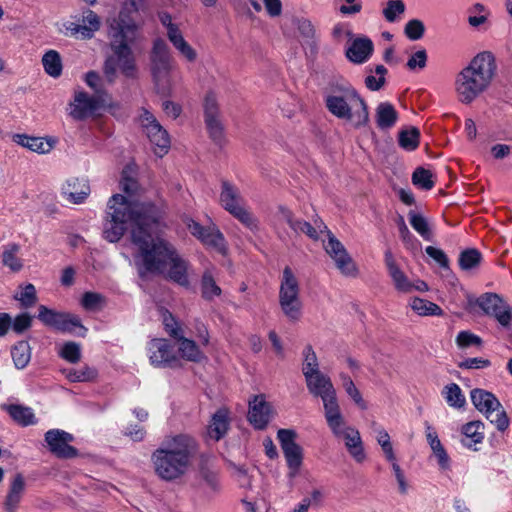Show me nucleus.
I'll use <instances>...</instances> for the list:
<instances>
[{
	"mask_svg": "<svg viewBox=\"0 0 512 512\" xmlns=\"http://www.w3.org/2000/svg\"><path fill=\"white\" fill-rule=\"evenodd\" d=\"M138 12L137 0H127L117 17L107 20L108 39L112 54L104 62L103 72L108 83H114L117 69L126 78L138 76L133 47L140 41L141 33L135 21Z\"/></svg>",
	"mask_w": 512,
	"mask_h": 512,
	"instance_id": "f257e3e1",
	"label": "nucleus"
},
{
	"mask_svg": "<svg viewBox=\"0 0 512 512\" xmlns=\"http://www.w3.org/2000/svg\"><path fill=\"white\" fill-rule=\"evenodd\" d=\"M107 217L103 225V237L111 242H118L125 231L127 223L132 225L131 237L135 245L141 251V243L135 240V235L148 244L156 233L159 232L163 215L162 208L148 203H132L121 194L113 195L107 206Z\"/></svg>",
	"mask_w": 512,
	"mask_h": 512,
	"instance_id": "f03ea898",
	"label": "nucleus"
},
{
	"mask_svg": "<svg viewBox=\"0 0 512 512\" xmlns=\"http://www.w3.org/2000/svg\"><path fill=\"white\" fill-rule=\"evenodd\" d=\"M198 449V442L191 435L166 437L151 456L156 475L165 481L183 477L192 465Z\"/></svg>",
	"mask_w": 512,
	"mask_h": 512,
	"instance_id": "7ed1b4c3",
	"label": "nucleus"
},
{
	"mask_svg": "<svg viewBox=\"0 0 512 512\" xmlns=\"http://www.w3.org/2000/svg\"><path fill=\"white\" fill-rule=\"evenodd\" d=\"M134 235L135 240L141 243L143 269L139 273L142 277L145 273L164 274L167 271L166 277L169 280L181 286L189 285L188 263L178 255L172 244L158 233L152 238L151 244L143 241L137 233Z\"/></svg>",
	"mask_w": 512,
	"mask_h": 512,
	"instance_id": "20e7f679",
	"label": "nucleus"
},
{
	"mask_svg": "<svg viewBox=\"0 0 512 512\" xmlns=\"http://www.w3.org/2000/svg\"><path fill=\"white\" fill-rule=\"evenodd\" d=\"M496 62L488 51L478 53L455 80V90L460 102L469 104L491 84L496 73Z\"/></svg>",
	"mask_w": 512,
	"mask_h": 512,
	"instance_id": "39448f33",
	"label": "nucleus"
},
{
	"mask_svg": "<svg viewBox=\"0 0 512 512\" xmlns=\"http://www.w3.org/2000/svg\"><path fill=\"white\" fill-rule=\"evenodd\" d=\"M328 111L339 119L353 123L355 128L369 123V111L365 100L349 84H335L326 97Z\"/></svg>",
	"mask_w": 512,
	"mask_h": 512,
	"instance_id": "423d86ee",
	"label": "nucleus"
},
{
	"mask_svg": "<svg viewBox=\"0 0 512 512\" xmlns=\"http://www.w3.org/2000/svg\"><path fill=\"white\" fill-rule=\"evenodd\" d=\"M173 60L163 39H156L150 53V72L157 94L169 96L172 92L171 70Z\"/></svg>",
	"mask_w": 512,
	"mask_h": 512,
	"instance_id": "0eeeda50",
	"label": "nucleus"
},
{
	"mask_svg": "<svg viewBox=\"0 0 512 512\" xmlns=\"http://www.w3.org/2000/svg\"><path fill=\"white\" fill-rule=\"evenodd\" d=\"M279 305L283 314L292 322H297L302 314L300 286L297 277L289 266L283 270L280 289Z\"/></svg>",
	"mask_w": 512,
	"mask_h": 512,
	"instance_id": "6e6552de",
	"label": "nucleus"
},
{
	"mask_svg": "<svg viewBox=\"0 0 512 512\" xmlns=\"http://www.w3.org/2000/svg\"><path fill=\"white\" fill-rule=\"evenodd\" d=\"M220 204L247 228L251 230L257 229V220L253 214L245 208L244 199L240 190L226 180L221 183Z\"/></svg>",
	"mask_w": 512,
	"mask_h": 512,
	"instance_id": "1a4fd4ad",
	"label": "nucleus"
},
{
	"mask_svg": "<svg viewBox=\"0 0 512 512\" xmlns=\"http://www.w3.org/2000/svg\"><path fill=\"white\" fill-rule=\"evenodd\" d=\"M471 401L475 408L484 413L490 423L503 432L509 426V418L499 400L489 391L483 389H473L471 391Z\"/></svg>",
	"mask_w": 512,
	"mask_h": 512,
	"instance_id": "9d476101",
	"label": "nucleus"
},
{
	"mask_svg": "<svg viewBox=\"0 0 512 512\" xmlns=\"http://www.w3.org/2000/svg\"><path fill=\"white\" fill-rule=\"evenodd\" d=\"M478 306L484 314L492 316L504 327L512 320V307L506 304L496 293L487 292L479 297L467 296V307L472 309Z\"/></svg>",
	"mask_w": 512,
	"mask_h": 512,
	"instance_id": "9b49d317",
	"label": "nucleus"
},
{
	"mask_svg": "<svg viewBox=\"0 0 512 512\" xmlns=\"http://www.w3.org/2000/svg\"><path fill=\"white\" fill-rule=\"evenodd\" d=\"M277 437L289 469L288 477L293 479L298 475L302 466L303 449L295 441L297 434L294 430L280 429L277 432Z\"/></svg>",
	"mask_w": 512,
	"mask_h": 512,
	"instance_id": "f8f14e48",
	"label": "nucleus"
},
{
	"mask_svg": "<svg viewBox=\"0 0 512 512\" xmlns=\"http://www.w3.org/2000/svg\"><path fill=\"white\" fill-rule=\"evenodd\" d=\"M108 94L89 95L84 91L75 93L70 115L75 120H84L108 104Z\"/></svg>",
	"mask_w": 512,
	"mask_h": 512,
	"instance_id": "ddd939ff",
	"label": "nucleus"
},
{
	"mask_svg": "<svg viewBox=\"0 0 512 512\" xmlns=\"http://www.w3.org/2000/svg\"><path fill=\"white\" fill-rule=\"evenodd\" d=\"M140 119L144 132L154 147V153L162 157L170 148V138L167 131L161 126L154 115L147 110L141 114Z\"/></svg>",
	"mask_w": 512,
	"mask_h": 512,
	"instance_id": "4468645a",
	"label": "nucleus"
},
{
	"mask_svg": "<svg viewBox=\"0 0 512 512\" xmlns=\"http://www.w3.org/2000/svg\"><path fill=\"white\" fill-rule=\"evenodd\" d=\"M328 241L324 244L326 253L334 260L337 269L347 277H355L358 274L357 266L348 254L344 245L334 236V234L327 230Z\"/></svg>",
	"mask_w": 512,
	"mask_h": 512,
	"instance_id": "2eb2a0df",
	"label": "nucleus"
},
{
	"mask_svg": "<svg viewBox=\"0 0 512 512\" xmlns=\"http://www.w3.org/2000/svg\"><path fill=\"white\" fill-rule=\"evenodd\" d=\"M38 319L46 326L53 327L62 332H72L75 327H81L80 319L77 316L58 312L44 305L38 307Z\"/></svg>",
	"mask_w": 512,
	"mask_h": 512,
	"instance_id": "dca6fc26",
	"label": "nucleus"
},
{
	"mask_svg": "<svg viewBox=\"0 0 512 512\" xmlns=\"http://www.w3.org/2000/svg\"><path fill=\"white\" fill-rule=\"evenodd\" d=\"M72 441L73 435L64 430L51 429L45 433L49 451L61 459H71L78 455L77 449L70 445Z\"/></svg>",
	"mask_w": 512,
	"mask_h": 512,
	"instance_id": "f3484780",
	"label": "nucleus"
},
{
	"mask_svg": "<svg viewBox=\"0 0 512 512\" xmlns=\"http://www.w3.org/2000/svg\"><path fill=\"white\" fill-rule=\"evenodd\" d=\"M187 227L191 234L199 238L205 245L214 248L219 253H225V239L218 229L215 227L205 228L194 220H190Z\"/></svg>",
	"mask_w": 512,
	"mask_h": 512,
	"instance_id": "a211bd4d",
	"label": "nucleus"
},
{
	"mask_svg": "<svg viewBox=\"0 0 512 512\" xmlns=\"http://www.w3.org/2000/svg\"><path fill=\"white\" fill-rule=\"evenodd\" d=\"M271 419V406L265 401L263 395L254 396L249 402L248 420L259 430L264 429Z\"/></svg>",
	"mask_w": 512,
	"mask_h": 512,
	"instance_id": "6ab92c4d",
	"label": "nucleus"
},
{
	"mask_svg": "<svg viewBox=\"0 0 512 512\" xmlns=\"http://www.w3.org/2000/svg\"><path fill=\"white\" fill-rule=\"evenodd\" d=\"M334 435L336 437H343L347 450L357 462H362L365 459L363 444L358 430L344 425L340 428V433Z\"/></svg>",
	"mask_w": 512,
	"mask_h": 512,
	"instance_id": "aec40b11",
	"label": "nucleus"
},
{
	"mask_svg": "<svg viewBox=\"0 0 512 512\" xmlns=\"http://www.w3.org/2000/svg\"><path fill=\"white\" fill-rule=\"evenodd\" d=\"M327 424L333 434H339L340 428L345 425L344 417L341 414L337 402L336 393L322 399Z\"/></svg>",
	"mask_w": 512,
	"mask_h": 512,
	"instance_id": "412c9836",
	"label": "nucleus"
},
{
	"mask_svg": "<svg viewBox=\"0 0 512 512\" xmlns=\"http://www.w3.org/2000/svg\"><path fill=\"white\" fill-rule=\"evenodd\" d=\"M305 381L308 391L315 397L323 399L336 393L331 379L321 371L305 377Z\"/></svg>",
	"mask_w": 512,
	"mask_h": 512,
	"instance_id": "4be33fe9",
	"label": "nucleus"
},
{
	"mask_svg": "<svg viewBox=\"0 0 512 512\" xmlns=\"http://www.w3.org/2000/svg\"><path fill=\"white\" fill-rule=\"evenodd\" d=\"M151 350L150 361L155 366H172L177 361L173 347L165 340H153Z\"/></svg>",
	"mask_w": 512,
	"mask_h": 512,
	"instance_id": "5701e85b",
	"label": "nucleus"
},
{
	"mask_svg": "<svg viewBox=\"0 0 512 512\" xmlns=\"http://www.w3.org/2000/svg\"><path fill=\"white\" fill-rule=\"evenodd\" d=\"M13 141L39 154L49 153L56 143L55 139L50 137H31L25 134H15L13 136Z\"/></svg>",
	"mask_w": 512,
	"mask_h": 512,
	"instance_id": "b1692460",
	"label": "nucleus"
},
{
	"mask_svg": "<svg viewBox=\"0 0 512 512\" xmlns=\"http://www.w3.org/2000/svg\"><path fill=\"white\" fill-rule=\"evenodd\" d=\"M373 49V43L369 38L359 37L353 40L346 50V56L351 62L361 64L370 58Z\"/></svg>",
	"mask_w": 512,
	"mask_h": 512,
	"instance_id": "393cba45",
	"label": "nucleus"
},
{
	"mask_svg": "<svg viewBox=\"0 0 512 512\" xmlns=\"http://www.w3.org/2000/svg\"><path fill=\"white\" fill-rule=\"evenodd\" d=\"M91 192L89 183L84 178H71L67 181L64 193L74 204H81Z\"/></svg>",
	"mask_w": 512,
	"mask_h": 512,
	"instance_id": "a878e982",
	"label": "nucleus"
},
{
	"mask_svg": "<svg viewBox=\"0 0 512 512\" xmlns=\"http://www.w3.org/2000/svg\"><path fill=\"white\" fill-rule=\"evenodd\" d=\"M229 429V412L225 408L218 409L212 416L207 428L209 437L215 441L222 439Z\"/></svg>",
	"mask_w": 512,
	"mask_h": 512,
	"instance_id": "bb28decb",
	"label": "nucleus"
},
{
	"mask_svg": "<svg viewBox=\"0 0 512 512\" xmlns=\"http://www.w3.org/2000/svg\"><path fill=\"white\" fill-rule=\"evenodd\" d=\"M25 489V481L21 474L13 478L8 494L5 498L4 508L6 512H16Z\"/></svg>",
	"mask_w": 512,
	"mask_h": 512,
	"instance_id": "cd10ccee",
	"label": "nucleus"
},
{
	"mask_svg": "<svg viewBox=\"0 0 512 512\" xmlns=\"http://www.w3.org/2000/svg\"><path fill=\"white\" fill-rule=\"evenodd\" d=\"M20 252V245L17 243H9L3 247L1 254V262L4 267H7L12 272H19L22 270L24 264L23 260L18 256Z\"/></svg>",
	"mask_w": 512,
	"mask_h": 512,
	"instance_id": "c85d7f7f",
	"label": "nucleus"
},
{
	"mask_svg": "<svg viewBox=\"0 0 512 512\" xmlns=\"http://www.w3.org/2000/svg\"><path fill=\"white\" fill-rule=\"evenodd\" d=\"M484 424L477 420L466 423L462 427V433L465 438L462 439V443L464 446L468 448H472L473 444H479L484 439Z\"/></svg>",
	"mask_w": 512,
	"mask_h": 512,
	"instance_id": "c756f323",
	"label": "nucleus"
},
{
	"mask_svg": "<svg viewBox=\"0 0 512 512\" xmlns=\"http://www.w3.org/2000/svg\"><path fill=\"white\" fill-rule=\"evenodd\" d=\"M375 117L380 129H389L396 123L398 114L390 103L382 102L376 108Z\"/></svg>",
	"mask_w": 512,
	"mask_h": 512,
	"instance_id": "7c9ffc66",
	"label": "nucleus"
},
{
	"mask_svg": "<svg viewBox=\"0 0 512 512\" xmlns=\"http://www.w3.org/2000/svg\"><path fill=\"white\" fill-rule=\"evenodd\" d=\"M410 225L426 241H433L434 234L429 221L420 213L410 210L408 213Z\"/></svg>",
	"mask_w": 512,
	"mask_h": 512,
	"instance_id": "2f4dec72",
	"label": "nucleus"
},
{
	"mask_svg": "<svg viewBox=\"0 0 512 512\" xmlns=\"http://www.w3.org/2000/svg\"><path fill=\"white\" fill-rule=\"evenodd\" d=\"M11 356L17 369L25 368L31 359V347L27 341H19L11 348Z\"/></svg>",
	"mask_w": 512,
	"mask_h": 512,
	"instance_id": "473e14b6",
	"label": "nucleus"
},
{
	"mask_svg": "<svg viewBox=\"0 0 512 512\" xmlns=\"http://www.w3.org/2000/svg\"><path fill=\"white\" fill-rule=\"evenodd\" d=\"M178 340V349L182 358L192 362H201L205 358L204 354L200 351L194 341L183 336L179 337Z\"/></svg>",
	"mask_w": 512,
	"mask_h": 512,
	"instance_id": "72a5a7b5",
	"label": "nucleus"
},
{
	"mask_svg": "<svg viewBox=\"0 0 512 512\" xmlns=\"http://www.w3.org/2000/svg\"><path fill=\"white\" fill-rule=\"evenodd\" d=\"M42 64L45 72L52 76L58 77L62 73V60L60 54L55 50L47 51L42 57Z\"/></svg>",
	"mask_w": 512,
	"mask_h": 512,
	"instance_id": "f704fd0d",
	"label": "nucleus"
},
{
	"mask_svg": "<svg viewBox=\"0 0 512 512\" xmlns=\"http://www.w3.org/2000/svg\"><path fill=\"white\" fill-rule=\"evenodd\" d=\"M7 411L12 419L22 426H28L35 423L34 413L29 407L12 404L7 407Z\"/></svg>",
	"mask_w": 512,
	"mask_h": 512,
	"instance_id": "c9c22d12",
	"label": "nucleus"
},
{
	"mask_svg": "<svg viewBox=\"0 0 512 512\" xmlns=\"http://www.w3.org/2000/svg\"><path fill=\"white\" fill-rule=\"evenodd\" d=\"M410 306L419 316H440L443 314V310L437 304L418 297L411 300Z\"/></svg>",
	"mask_w": 512,
	"mask_h": 512,
	"instance_id": "e433bc0d",
	"label": "nucleus"
},
{
	"mask_svg": "<svg viewBox=\"0 0 512 512\" xmlns=\"http://www.w3.org/2000/svg\"><path fill=\"white\" fill-rule=\"evenodd\" d=\"M482 261L481 253L475 248H468L463 250L458 259L460 268L463 271H469L477 268Z\"/></svg>",
	"mask_w": 512,
	"mask_h": 512,
	"instance_id": "4c0bfd02",
	"label": "nucleus"
},
{
	"mask_svg": "<svg viewBox=\"0 0 512 512\" xmlns=\"http://www.w3.org/2000/svg\"><path fill=\"white\" fill-rule=\"evenodd\" d=\"M304 361L302 372L304 377H308L320 372L318 358L311 345H307L303 350Z\"/></svg>",
	"mask_w": 512,
	"mask_h": 512,
	"instance_id": "58836bf2",
	"label": "nucleus"
},
{
	"mask_svg": "<svg viewBox=\"0 0 512 512\" xmlns=\"http://www.w3.org/2000/svg\"><path fill=\"white\" fill-rule=\"evenodd\" d=\"M19 288L21 291L14 296V299L19 301L21 306L24 308L34 306L38 300L35 286L28 283L20 285Z\"/></svg>",
	"mask_w": 512,
	"mask_h": 512,
	"instance_id": "ea45409f",
	"label": "nucleus"
},
{
	"mask_svg": "<svg viewBox=\"0 0 512 512\" xmlns=\"http://www.w3.org/2000/svg\"><path fill=\"white\" fill-rule=\"evenodd\" d=\"M419 136L420 132L415 127H412L407 130H402L399 132V145L405 150L413 151L419 145Z\"/></svg>",
	"mask_w": 512,
	"mask_h": 512,
	"instance_id": "a19ab883",
	"label": "nucleus"
},
{
	"mask_svg": "<svg viewBox=\"0 0 512 512\" xmlns=\"http://www.w3.org/2000/svg\"><path fill=\"white\" fill-rule=\"evenodd\" d=\"M198 475L200 480L213 492H218L220 489L218 473L208 465L202 463L199 466Z\"/></svg>",
	"mask_w": 512,
	"mask_h": 512,
	"instance_id": "79ce46f5",
	"label": "nucleus"
},
{
	"mask_svg": "<svg viewBox=\"0 0 512 512\" xmlns=\"http://www.w3.org/2000/svg\"><path fill=\"white\" fill-rule=\"evenodd\" d=\"M443 394L450 406L455 408H462L465 405V397L457 384L451 383L445 386L443 389Z\"/></svg>",
	"mask_w": 512,
	"mask_h": 512,
	"instance_id": "37998d69",
	"label": "nucleus"
},
{
	"mask_svg": "<svg viewBox=\"0 0 512 512\" xmlns=\"http://www.w3.org/2000/svg\"><path fill=\"white\" fill-rule=\"evenodd\" d=\"M340 379L345 392L361 408L366 409V403L362 398L360 391L355 386L353 380L345 373H340Z\"/></svg>",
	"mask_w": 512,
	"mask_h": 512,
	"instance_id": "c03bdc74",
	"label": "nucleus"
},
{
	"mask_svg": "<svg viewBox=\"0 0 512 512\" xmlns=\"http://www.w3.org/2000/svg\"><path fill=\"white\" fill-rule=\"evenodd\" d=\"M202 296L210 300L214 296L221 294V288L216 284L212 274L209 271H205L201 281Z\"/></svg>",
	"mask_w": 512,
	"mask_h": 512,
	"instance_id": "a18cd8bd",
	"label": "nucleus"
},
{
	"mask_svg": "<svg viewBox=\"0 0 512 512\" xmlns=\"http://www.w3.org/2000/svg\"><path fill=\"white\" fill-rule=\"evenodd\" d=\"M412 183L421 189L430 190L434 186L432 173L423 167H418L412 174Z\"/></svg>",
	"mask_w": 512,
	"mask_h": 512,
	"instance_id": "49530a36",
	"label": "nucleus"
},
{
	"mask_svg": "<svg viewBox=\"0 0 512 512\" xmlns=\"http://www.w3.org/2000/svg\"><path fill=\"white\" fill-rule=\"evenodd\" d=\"M66 373V377L71 382H87L93 380L97 372L95 369L90 368L88 366L82 367L80 369H70Z\"/></svg>",
	"mask_w": 512,
	"mask_h": 512,
	"instance_id": "de8ad7c7",
	"label": "nucleus"
},
{
	"mask_svg": "<svg viewBox=\"0 0 512 512\" xmlns=\"http://www.w3.org/2000/svg\"><path fill=\"white\" fill-rule=\"evenodd\" d=\"M377 442L381 446L382 451L388 461H394L396 459L393 446L390 441L388 432L383 428H377Z\"/></svg>",
	"mask_w": 512,
	"mask_h": 512,
	"instance_id": "09e8293b",
	"label": "nucleus"
},
{
	"mask_svg": "<svg viewBox=\"0 0 512 512\" xmlns=\"http://www.w3.org/2000/svg\"><path fill=\"white\" fill-rule=\"evenodd\" d=\"M397 226L399 229V234L402 242L406 246V248L410 250L417 249L418 242L416 238L412 235V233L409 231L404 218L402 216H399L397 219Z\"/></svg>",
	"mask_w": 512,
	"mask_h": 512,
	"instance_id": "8fccbe9b",
	"label": "nucleus"
},
{
	"mask_svg": "<svg viewBox=\"0 0 512 512\" xmlns=\"http://www.w3.org/2000/svg\"><path fill=\"white\" fill-rule=\"evenodd\" d=\"M205 123L210 138L217 144L221 143L223 139V126L218 116L205 118Z\"/></svg>",
	"mask_w": 512,
	"mask_h": 512,
	"instance_id": "3c124183",
	"label": "nucleus"
},
{
	"mask_svg": "<svg viewBox=\"0 0 512 512\" xmlns=\"http://www.w3.org/2000/svg\"><path fill=\"white\" fill-rule=\"evenodd\" d=\"M389 274L392 277L397 290L404 293H409L413 290V284L409 281L407 276L401 271L400 268L391 271Z\"/></svg>",
	"mask_w": 512,
	"mask_h": 512,
	"instance_id": "603ef678",
	"label": "nucleus"
},
{
	"mask_svg": "<svg viewBox=\"0 0 512 512\" xmlns=\"http://www.w3.org/2000/svg\"><path fill=\"white\" fill-rule=\"evenodd\" d=\"M404 11L405 4L402 0H389L383 10V15L388 22H394L397 15L403 14Z\"/></svg>",
	"mask_w": 512,
	"mask_h": 512,
	"instance_id": "864d4df0",
	"label": "nucleus"
},
{
	"mask_svg": "<svg viewBox=\"0 0 512 512\" xmlns=\"http://www.w3.org/2000/svg\"><path fill=\"white\" fill-rule=\"evenodd\" d=\"M404 32L410 40H419L424 35L425 26L421 20L412 19L405 25Z\"/></svg>",
	"mask_w": 512,
	"mask_h": 512,
	"instance_id": "5fc2aeb1",
	"label": "nucleus"
},
{
	"mask_svg": "<svg viewBox=\"0 0 512 512\" xmlns=\"http://www.w3.org/2000/svg\"><path fill=\"white\" fill-rule=\"evenodd\" d=\"M60 356L71 363H77L81 358L80 345L72 341L65 343Z\"/></svg>",
	"mask_w": 512,
	"mask_h": 512,
	"instance_id": "6e6d98bb",
	"label": "nucleus"
},
{
	"mask_svg": "<svg viewBox=\"0 0 512 512\" xmlns=\"http://www.w3.org/2000/svg\"><path fill=\"white\" fill-rule=\"evenodd\" d=\"M32 321L33 318L29 313L19 314L12 320V330L17 334H22L31 327Z\"/></svg>",
	"mask_w": 512,
	"mask_h": 512,
	"instance_id": "4d7b16f0",
	"label": "nucleus"
},
{
	"mask_svg": "<svg viewBox=\"0 0 512 512\" xmlns=\"http://www.w3.org/2000/svg\"><path fill=\"white\" fill-rule=\"evenodd\" d=\"M427 439L429 441L431 449L434 451L435 455L438 457L439 463L441 465H444L448 460V456H447L440 440L438 439V436L435 433H428Z\"/></svg>",
	"mask_w": 512,
	"mask_h": 512,
	"instance_id": "13d9d810",
	"label": "nucleus"
},
{
	"mask_svg": "<svg viewBox=\"0 0 512 512\" xmlns=\"http://www.w3.org/2000/svg\"><path fill=\"white\" fill-rule=\"evenodd\" d=\"M456 341L458 346L462 348L470 346H480L482 344L481 338L469 331L460 332L457 336Z\"/></svg>",
	"mask_w": 512,
	"mask_h": 512,
	"instance_id": "bf43d9fd",
	"label": "nucleus"
},
{
	"mask_svg": "<svg viewBox=\"0 0 512 512\" xmlns=\"http://www.w3.org/2000/svg\"><path fill=\"white\" fill-rule=\"evenodd\" d=\"M425 252L429 257L435 260L442 268H449V260L443 250L433 246H427Z\"/></svg>",
	"mask_w": 512,
	"mask_h": 512,
	"instance_id": "052dcab7",
	"label": "nucleus"
},
{
	"mask_svg": "<svg viewBox=\"0 0 512 512\" xmlns=\"http://www.w3.org/2000/svg\"><path fill=\"white\" fill-rule=\"evenodd\" d=\"M291 228L297 233L301 232L306 234L313 240L318 239V232L316 231V228H314V226H312L309 222L296 220Z\"/></svg>",
	"mask_w": 512,
	"mask_h": 512,
	"instance_id": "680f3d73",
	"label": "nucleus"
},
{
	"mask_svg": "<svg viewBox=\"0 0 512 512\" xmlns=\"http://www.w3.org/2000/svg\"><path fill=\"white\" fill-rule=\"evenodd\" d=\"M205 118L217 117L219 115L218 103L213 93H208L204 101Z\"/></svg>",
	"mask_w": 512,
	"mask_h": 512,
	"instance_id": "e2e57ef3",
	"label": "nucleus"
},
{
	"mask_svg": "<svg viewBox=\"0 0 512 512\" xmlns=\"http://www.w3.org/2000/svg\"><path fill=\"white\" fill-rule=\"evenodd\" d=\"M103 300V296L95 292H85L82 297V306L85 309H95Z\"/></svg>",
	"mask_w": 512,
	"mask_h": 512,
	"instance_id": "0e129e2a",
	"label": "nucleus"
},
{
	"mask_svg": "<svg viewBox=\"0 0 512 512\" xmlns=\"http://www.w3.org/2000/svg\"><path fill=\"white\" fill-rule=\"evenodd\" d=\"M427 54L425 50H419L414 53L407 62V67L414 70L416 67L424 68L426 66Z\"/></svg>",
	"mask_w": 512,
	"mask_h": 512,
	"instance_id": "69168bd1",
	"label": "nucleus"
},
{
	"mask_svg": "<svg viewBox=\"0 0 512 512\" xmlns=\"http://www.w3.org/2000/svg\"><path fill=\"white\" fill-rule=\"evenodd\" d=\"M101 79L97 72L90 71L86 74L87 85L94 90V94H107L101 86Z\"/></svg>",
	"mask_w": 512,
	"mask_h": 512,
	"instance_id": "338daca9",
	"label": "nucleus"
},
{
	"mask_svg": "<svg viewBox=\"0 0 512 512\" xmlns=\"http://www.w3.org/2000/svg\"><path fill=\"white\" fill-rule=\"evenodd\" d=\"M490 365V361L483 358H468L459 363L460 368L479 369Z\"/></svg>",
	"mask_w": 512,
	"mask_h": 512,
	"instance_id": "774afa93",
	"label": "nucleus"
}]
</instances>
